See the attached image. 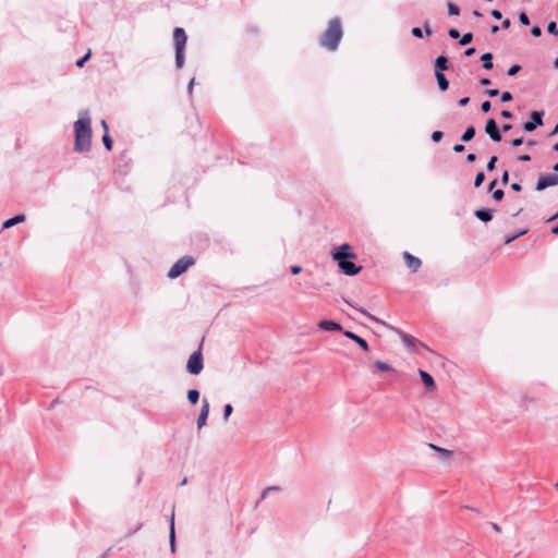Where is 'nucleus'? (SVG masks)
<instances>
[{
	"instance_id": "f257e3e1",
	"label": "nucleus",
	"mask_w": 558,
	"mask_h": 558,
	"mask_svg": "<svg viewBox=\"0 0 558 558\" xmlns=\"http://www.w3.org/2000/svg\"><path fill=\"white\" fill-rule=\"evenodd\" d=\"M74 150L76 153H86L92 147V126L90 118L87 111H81L78 119L74 122Z\"/></svg>"
},
{
	"instance_id": "f03ea898",
	"label": "nucleus",
	"mask_w": 558,
	"mask_h": 558,
	"mask_svg": "<svg viewBox=\"0 0 558 558\" xmlns=\"http://www.w3.org/2000/svg\"><path fill=\"white\" fill-rule=\"evenodd\" d=\"M331 257L337 262L341 272L347 276H355L362 269V266H357L350 260L355 258L356 255L351 252V246L348 243H343L339 247L335 248L331 253Z\"/></svg>"
},
{
	"instance_id": "7ed1b4c3",
	"label": "nucleus",
	"mask_w": 558,
	"mask_h": 558,
	"mask_svg": "<svg viewBox=\"0 0 558 558\" xmlns=\"http://www.w3.org/2000/svg\"><path fill=\"white\" fill-rule=\"evenodd\" d=\"M343 36L341 21L333 17L329 21L327 29L322 34L319 44L329 51H335Z\"/></svg>"
},
{
	"instance_id": "20e7f679",
	"label": "nucleus",
	"mask_w": 558,
	"mask_h": 558,
	"mask_svg": "<svg viewBox=\"0 0 558 558\" xmlns=\"http://www.w3.org/2000/svg\"><path fill=\"white\" fill-rule=\"evenodd\" d=\"M173 41L175 47V66L177 69H181L184 64V48L186 45V35L183 28H174Z\"/></svg>"
},
{
	"instance_id": "39448f33",
	"label": "nucleus",
	"mask_w": 558,
	"mask_h": 558,
	"mask_svg": "<svg viewBox=\"0 0 558 558\" xmlns=\"http://www.w3.org/2000/svg\"><path fill=\"white\" fill-rule=\"evenodd\" d=\"M203 367L204 363L201 344L198 349L190 355L186 364V371L192 375H197L202 372Z\"/></svg>"
},
{
	"instance_id": "423d86ee",
	"label": "nucleus",
	"mask_w": 558,
	"mask_h": 558,
	"mask_svg": "<svg viewBox=\"0 0 558 558\" xmlns=\"http://www.w3.org/2000/svg\"><path fill=\"white\" fill-rule=\"evenodd\" d=\"M194 264L192 256L185 255L178 259L168 271V277L174 279L183 274L190 266Z\"/></svg>"
},
{
	"instance_id": "0eeeda50",
	"label": "nucleus",
	"mask_w": 558,
	"mask_h": 558,
	"mask_svg": "<svg viewBox=\"0 0 558 558\" xmlns=\"http://www.w3.org/2000/svg\"><path fill=\"white\" fill-rule=\"evenodd\" d=\"M558 184V174L556 173H547L539 175L535 190L537 192L544 191L547 187L556 186Z\"/></svg>"
},
{
	"instance_id": "6e6552de",
	"label": "nucleus",
	"mask_w": 558,
	"mask_h": 558,
	"mask_svg": "<svg viewBox=\"0 0 558 558\" xmlns=\"http://www.w3.org/2000/svg\"><path fill=\"white\" fill-rule=\"evenodd\" d=\"M400 338L404 347H407L410 351L416 352L418 348L427 349V347L417 340L415 337L405 333L403 331H399Z\"/></svg>"
},
{
	"instance_id": "1a4fd4ad",
	"label": "nucleus",
	"mask_w": 558,
	"mask_h": 558,
	"mask_svg": "<svg viewBox=\"0 0 558 558\" xmlns=\"http://www.w3.org/2000/svg\"><path fill=\"white\" fill-rule=\"evenodd\" d=\"M544 111H533L531 113V120L523 124L525 132H533L538 126L543 125Z\"/></svg>"
},
{
	"instance_id": "9d476101",
	"label": "nucleus",
	"mask_w": 558,
	"mask_h": 558,
	"mask_svg": "<svg viewBox=\"0 0 558 558\" xmlns=\"http://www.w3.org/2000/svg\"><path fill=\"white\" fill-rule=\"evenodd\" d=\"M485 132L487 133V135L490 137V140L493 142L498 143L502 138L500 129L498 128L496 121L493 118H490L486 121Z\"/></svg>"
},
{
	"instance_id": "9b49d317",
	"label": "nucleus",
	"mask_w": 558,
	"mask_h": 558,
	"mask_svg": "<svg viewBox=\"0 0 558 558\" xmlns=\"http://www.w3.org/2000/svg\"><path fill=\"white\" fill-rule=\"evenodd\" d=\"M209 409H210L209 402L206 398H204L202 401L201 413H199V415L197 417V422H196L198 429L203 428L206 425L207 417L209 414Z\"/></svg>"
},
{
	"instance_id": "f8f14e48",
	"label": "nucleus",
	"mask_w": 558,
	"mask_h": 558,
	"mask_svg": "<svg viewBox=\"0 0 558 558\" xmlns=\"http://www.w3.org/2000/svg\"><path fill=\"white\" fill-rule=\"evenodd\" d=\"M403 259L408 268L411 270V272H416L422 265L421 259L418 257L413 256L409 252L403 253Z\"/></svg>"
},
{
	"instance_id": "ddd939ff",
	"label": "nucleus",
	"mask_w": 558,
	"mask_h": 558,
	"mask_svg": "<svg viewBox=\"0 0 558 558\" xmlns=\"http://www.w3.org/2000/svg\"><path fill=\"white\" fill-rule=\"evenodd\" d=\"M343 335L354 341L363 351L367 352L369 350L367 341L359 335L349 330L343 331Z\"/></svg>"
},
{
	"instance_id": "4468645a",
	"label": "nucleus",
	"mask_w": 558,
	"mask_h": 558,
	"mask_svg": "<svg viewBox=\"0 0 558 558\" xmlns=\"http://www.w3.org/2000/svg\"><path fill=\"white\" fill-rule=\"evenodd\" d=\"M494 210L490 208H480L475 211V216L483 222H489L493 219Z\"/></svg>"
},
{
	"instance_id": "2eb2a0df",
	"label": "nucleus",
	"mask_w": 558,
	"mask_h": 558,
	"mask_svg": "<svg viewBox=\"0 0 558 558\" xmlns=\"http://www.w3.org/2000/svg\"><path fill=\"white\" fill-rule=\"evenodd\" d=\"M318 327L323 330H331V331H340L342 327L340 324L331 320H322L318 324Z\"/></svg>"
},
{
	"instance_id": "dca6fc26",
	"label": "nucleus",
	"mask_w": 558,
	"mask_h": 558,
	"mask_svg": "<svg viewBox=\"0 0 558 558\" xmlns=\"http://www.w3.org/2000/svg\"><path fill=\"white\" fill-rule=\"evenodd\" d=\"M418 374H420L421 379H422V381L424 383V385H425V387L427 389H435V387H436L435 380H434V378L432 377L430 374H428L427 372H425L423 369H420Z\"/></svg>"
},
{
	"instance_id": "f3484780",
	"label": "nucleus",
	"mask_w": 558,
	"mask_h": 558,
	"mask_svg": "<svg viewBox=\"0 0 558 558\" xmlns=\"http://www.w3.org/2000/svg\"><path fill=\"white\" fill-rule=\"evenodd\" d=\"M26 219L25 215H16L12 218H9L7 219L3 223H2V228L3 229H9L17 223H21V222H24Z\"/></svg>"
},
{
	"instance_id": "a211bd4d",
	"label": "nucleus",
	"mask_w": 558,
	"mask_h": 558,
	"mask_svg": "<svg viewBox=\"0 0 558 558\" xmlns=\"http://www.w3.org/2000/svg\"><path fill=\"white\" fill-rule=\"evenodd\" d=\"M433 450L437 451L439 453V459L442 460V461H448L450 460L451 456H452V451L448 450V449H445V448H441V447H438L436 445H433V444H429L428 445Z\"/></svg>"
},
{
	"instance_id": "6ab92c4d",
	"label": "nucleus",
	"mask_w": 558,
	"mask_h": 558,
	"mask_svg": "<svg viewBox=\"0 0 558 558\" xmlns=\"http://www.w3.org/2000/svg\"><path fill=\"white\" fill-rule=\"evenodd\" d=\"M435 76H436V80H437V83H438V87L441 92H445L448 89V86H449V82L448 80L446 78L445 74L441 73V72H438L436 71L435 73Z\"/></svg>"
},
{
	"instance_id": "aec40b11",
	"label": "nucleus",
	"mask_w": 558,
	"mask_h": 558,
	"mask_svg": "<svg viewBox=\"0 0 558 558\" xmlns=\"http://www.w3.org/2000/svg\"><path fill=\"white\" fill-rule=\"evenodd\" d=\"M448 69V59L445 56H439L435 61V72H441Z\"/></svg>"
},
{
	"instance_id": "412c9836",
	"label": "nucleus",
	"mask_w": 558,
	"mask_h": 558,
	"mask_svg": "<svg viewBox=\"0 0 558 558\" xmlns=\"http://www.w3.org/2000/svg\"><path fill=\"white\" fill-rule=\"evenodd\" d=\"M345 302H347L350 306H352L354 310H356L357 312H360L362 315H364V316H366L367 318H369L371 320H373V322H375V323H377V324H380V325L386 326V324H385L381 319H379V318L375 317L374 315L369 314L366 310H364V308H362V307H355V306H353V305H352L350 302H348V301H345Z\"/></svg>"
},
{
	"instance_id": "4be33fe9",
	"label": "nucleus",
	"mask_w": 558,
	"mask_h": 558,
	"mask_svg": "<svg viewBox=\"0 0 558 558\" xmlns=\"http://www.w3.org/2000/svg\"><path fill=\"white\" fill-rule=\"evenodd\" d=\"M169 538H170V548H171V551L173 553L175 550V531H174V515H173V513L171 514V518H170V535H169Z\"/></svg>"
},
{
	"instance_id": "5701e85b",
	"label": "nucleus",
	"mask_w": 558,
	"mask_h": 558,
	"mask_svg": "<svg viewBox=\"0 0 558 558\" xmlns=\"http://www.w3.org/2000/svg\"><path fill=\"white\" fill-rule=\"evenodd\" d=\"M481 60L483 61V68L485 70H492L494 64H493V54L490 52H486L484 54H482L481 57Z\"/></svg>"
},
{
	"instance_id": "b1692460",
	"label": "nucleus",
	"mask_w": 558,
	"mask_h": 558,
	"mask_svg": "<svg viewBox=\"0 0 558 558\" xmlns=\"http://www.w3.org/2000/svg\"><path fill=\"white\" fill-rule=\"evenodd\" d=\"M475 136V128L470 125L465 129L463 134L461 135L462 142H470Z\"/></svg>"
},
{
	"instance_id": "393cba45",
	"label": "nucleus",
	"mask_w": 558,
	"mask_h": 558,
	"mask_svg": "<svg viewBox=\"0 0 558 558\" xmlns=\"http://www.w3.org/2000/svg\"><path fill=\"white\" fill-rule=\"evenodd\" d=\"M187 400L192 403V404H196L199 400V392L198 390L196 389H190L187 391Z\"/></svg>"
},
{
	"instance_id": "a878e982",
	"label": "nucleus",
	"mask_w": 558,
	"mask_h": 558,
	"mask_svg": "<svg viewBox=\"0 0 558 558\" xmlns=\"http://www.w3.org/2000/svg\"><path fill=\"white\" fill-rule=\"evenodd\" d=\"M374 366H375L377 369L381 371V372H391V371H393V368H392V366H391V365H389V364H388V363H386V362H381V361H376V362L374 363Z\"/></svg>"
},
{
	"instance_id": "bb28decb",
	"label": "nucleus",
	"mask_w": 558,
	"mask_h": 558,
	"mask_svg": "<svg viewBox=\"0 0 558 558\" xmlns=\"http://www.w3.org/2000/svg\"><path fill=\"white\" fill-rule=\"evenodd\" d=\"M472 40H473V34H472V33H465V34H463V36L460 38L459 44H460L461 46H466V45H469Z\"/></svg>"
},
{
	"instance_id": "cd10ccee",
	"label": "nucleus",
	"mask_w": 558,
	"mask_h": 558,
	"mask_svg": "<svg viewBox=\"0 0 558 558\" xmlns=\"http://www.w3.org/2000/svg\"><path fill=\"white\" fill-rule=\"evenodd\" d=\"M102 143L105 145V147L108 149V150H111L112 149V138L110 137V135L108 134V132H105L104 136H102Z\"/></svg>"
},
{
	"instance_id": "c85d7f7f",
	"label": "nucleus",
	"mask_w": 558,
	"mask_h": 558,
	"mask_svg": "<svg viewBox=\"0 0 558 558\" xmlns=\"http://www.w3.org/2000/svg\"><path fill=\"white\" fill-rule=\"evenodd\" d=\"M233 412V408L231 404H226L225 408H223V421L227 422L230 417V415L232 414Z\"/></svg>"
},
{
	"instance_id": "c756f323",
	"label": "nucleus",
	"mask_w": 558,
	"mask_h": 558,
	"mask_svg": "<svg viewBox=\"0 0 558 558\" xmlns=\"http://www.w3.org/2000/svg\"><path fill=\"white\" fill-rule=\"evenodd\" d=\"M485 180V174L484 172H478L476 175H475V180H474V186L475 187H478L482 185V183L484 182Z\"/></svg>"
},
{
	"instance_id": "7c9ffc66",
	"label": "nucleus",
	"mask_w": 558,
	"mask_h": 558,
	"mask_svg": "<svg viewBox=\"0 0 558 558\" xmlns=\"http://www.w3.org/2000/svg\"><path fill=\"white\" fill-rule=\"evenodd\" d=\"M280 489H281V488H280L279 486H275V485H274V486H268V487H266V488L263 490L260 498H262V499L266 498V496H267V494H268L269 492H279Z\"/></svg>"
},
{
	"instance_id": "2f4dec72",
	"label": "nucleus",
	"mask_w": 558,
	"mask_h": 558,
	"mask_svg": "<svg viewBox=\"0 0 558 558\" xmlns=\"http://www.w3.org/2000/svg\"><path fill=\"white\" fill-rule=\"evenodd\" d=\"M547 32L551 35H558V27L556 22H549L547 25Z\"/></svg>"
},
{
	"instance_id": "473e14b6",
	"label": "nucleus",
	"mask_w": 558,
	"mask_h": 558,
	"mask_svg": "<svg viewBox=\"0 0 558 558\" xmlns=\"http://www.w3.org/2000/svg\"><path fill=\"white\" fill-rule=\"evenodd\" d=\"M448 13L450 15H459L460 9L456 4L449 2L448 3Z\"/></svg>"
},
{
	"instance_id": "72a5a7b5",
	"label": "nucleus",
	"mask_w": 558,
	"mask_h": 558,
	"mask_svg": "<svg viewBox=\"0 0 558 558\" xmlns=\"http://www.w3.org/2000/svg\"><path fill=\"white\" fill-rule=\"evenodd\" d=\"M526 232H527V230H522V231H520L519 233H517V234H514L512 236L508 235V238L506 239L505 243L509 244L512 241H514L515 239H518L519 236L524 235Z\"/></svg>"
},
{
	"instance_id": "f704fd0d",
	"label": "nucleus",
	"mask_w": 558,
	"mask_h": 558,
	"mask_svg": "<svg viewBox=\"0 0 558 558\" xmlns=\"http://www.w3.org/2000/svg\"><path fill=\"white\" fill-rule=\"evenodd\" d=\"M505 193L502 190H495L492 196L494 201L499 202L502 199Z\"/></svg>"
},
{
	"instance_id": "c9c22d12",
	"label": "nucleus",
	"mask_w": 558,
	"mask_h": 558,
	"mask_svg": "<svg viewBox=\"0 0 558 558\" xmlns=\"http://www.w3.org/2000/svg\"><path fill=\"white\" fill-rule=\"evenodd\" d=\"M444 136V133L441 131H434L432 133V141L435 143H438Z\"/></svg>"
},
{
	"instance_id": "e433bc0d",
	"label": "nucleus",
	"mask_w": 558,
	"mask_h": 558,
	"mask_svg": "<svg viewBox=\"0 0 558 558\" xmlns=\"http://www.w3.org/2000/svg\"><path fill=\"white\" fill-rule=\"evenodd\" d=\"M521 70V66L519 64H513L512 66L509 68L507 74L509 76H513L515 75L519 71Z\"/></svg>"
},
{
	"instance_id": "4c0bfd02",
	"label": "nucleus",
	"mask_w": 558,
	"mask_h": 558,
	"mask_svg": "<svg viewBox=\"0 0 558 558\" xmlns=\"http://www.w3.org/2000/svg\"><path fill=\"white\" fill-rule=\"evenodd\" d=\"M519 21L523 25H529L530 24V19H529V16H527V14L525 12H521L519 14Z\"/></svg>"
},
{
	"instance_id": "58836bf2",
	"label": "nucleus",
	"mask_w": 558,
	"mask_h": 558,
	"mask_svg": "<svg viewBox=\"0 0 558 558\" xmlns=\"http://www.w3.org/2000/svg\"><path fill=\"white\" fill-rule=\"evenodd\" d=\"M497 156H492L489 161L487 162V170L493 171L495 169V165L497 162Z\"/></svg>"
},
{
	"instance_id": "ea45409f",
	"label": "nucleus",
	"mask_w": 558,
	"mask_h": 558,
	"mask_svg": "<svg viewBox=\"0 0 558 558\" xmlns=\"http://www.w3.org/2000/svg\"><path fill=\"white\" fill-rule=\"evenodd\" d=\"M89 57H90V51H88L84 57H82L81 59H78V60L76 61V65H77L78 68H82V66L84 65V63L89 59Z\"/></svg>"
},
{
	"instance_id": "a19ab883",
	"label": "nucleus",
	"mask_w": 558,
	"mask_h": 558,
	"mask_svg": "<svg viewBox=\"0 0 558 558\" xmlns=\"http://www.w3.org/2000/svg\"><path fill=\"white\" fill-rule=\"evenodd\" d=\"M448 35H449V36H450V38H452V39H458V38H460V33H459V31H458V29H456V28H450V29L448 31Z\"/></svg>"
},
{
	"instance_id": "79ce46f5",
	"label": "nucleus",
	"mask_w": 558,
	"mask_h": 558,
	"mask_svg": "<svg viewBox=\"0 0 558 558\" xmlns=\"http://www.w3.org/2000/svg\"><path fill=\"white\" fill-rule=\"evenodd\" d=\"M492 108V104L490 101L486 100V101H483L482 105H481V110L483 112H488Z\"/></svg>"
},
{
	"instance_id": "37998d69",
	"label": "nucleus",
	"mask_w": 558,
	"mask_h": 558,
	"mask_svg": "<svg viewBox=\"0 0 558 558\" xmlns=\"http://www.w3.org/2000/svg\"><path fill=\"white\" fill-rule=\"evenodd\" d=\"M500 99H501V101H502V102L510 101V100H512V95H511V93H509V92H504V93L501 94Z\"/></svg>"
},
{
	"instance_id": "c03bdc74",
	"label": "nucleus",
	"mask_w": 558,
	"mask_h": 558,
	"mask_svg": "<svg viewBox=\"0 0 558 558\" xmlns=\"http://www.w3.org/2000/svg\"><path fill=\"white\" fill-rule=\"evenodd\" d=\"M411 33L416 38H422L423 37V33H422V29L420 27H413Z\"/></svg>"
},
{
	"instance_id": "a18cd8bd",
	"label": "nucleus",
	"mask_w": 558,
	"mask_h": 558,
	"mask_svg": "<svg viewBox=\"0 0 558 558\" xmlns=\"http://www.w3.org/2000/svg\"><path fill=\"white\" fill-rule=\"evenodd\" d=\"M531 34L534 36V37H539L542 35V29L539 26H534L531 28Z\"/></svg>"
},
{
	"instance_id": "49530a36",
	"label": "nucleus",
	"mask_w": 558,
	"mask_h": 558,
	"mask_svg": "<svg viewBox=\"0 0 558 558\" xmlns=\"http://www.w3.org/2000/svg\"><path fill=\"white\" fill-rule=\"evenodd\" d=\"M485 94L489 97H496L499 95V90L498 89H487L485 92Z\"/></svg>"
},
{
	"instance_id": "de8ad7c7",
	"label": "nucleus",
	"mask_w": 558,
	"mask_h": 558,
	"mask_svg": "<svg viewBox=\"0 0 558 558\" xmlns=\"http://www.w3.org/2000/svg\"><path fill=\"white\" fill-rule=\"evenodd\" d=\"M522 143H523V137H518V138H514V140H512V141H511V145H512L513 147H518V146H520Z\"/></svg>"
},
{
	"instance_id": "09e8293b",
	"label": "nucleus",
	"mask_w": 558,
	"mask_h": 558,
	"mask_svg": "<svg viewBox=\"0 0 558 558\" xmlns=\"http://www.w3.org/2000/svg\"><path fill=\"white\" fill-rule=\"evenodd\" d=\"M508 181H509V172H508V170H505L502 175H501V183L502 184H507Z\"/></svg>"
},
{
	"instance_id": "8fccbe9b",
	"label": "nucleus",
	"mask_w": 558,
	"mask_h": 558,
	"mask_svg": "<svg viewBox=\"0 0 558 558\" xmlns=\"http://www.w3.org/2000/svg\"><path fill=\"white\" fill-rule=\"evenodd\" d=\"M490 14L496 20H500L502 17V14L499 10H493Z\"/></svg>"
},
{
	"instance_id": "3c124183",
	"label": "nucleus",
	"mask_w": 558,
	"mask_h": 558,
	"mask_svg": "<svg viewBox=\"0 0 558 558\" xmlns=\"http://www.w3.org/2000/svg\"><path fill=\"white\" fill-rule=\"evenodd\" d=\"M301 271H302V267H301V266H299V265L291 266V272H292L293 275H298V274H300Z\"/></svg>"
},
{
	"instance_id": "603ef678",
	"label": "nucleus",
	"mask_w": 558,
	"mask_h": 558,
	"mask_svg": "<svg viewBox=\"0 0 558 558\" xmlns=\"http://www.w3.org/2000/svg\"><path fill=\"white\" fill-rule=\"evenodd\" d=\"M470 101V98L469 97H463L461 98L459 101H458V105L461 106V107H464L469 104Z\"/></svg>"
},
{
	"instance_id": "864d4df0",
	"label": "nucleus",
	"mask_w": 558,
	"mask_h": 558,
	"mask_svg": "<svg viewBox=\"0 0 558 558\" xmlns=\"http://www.w3.org/2000/svg\"><path fill=\"white\" fill-rule=\"evenodd\" d=\"M475 53V48L474 47H470V48H466L465 51H464V54L466 57H471Z\"/></svg>"
},
{
	"instance_id": "5fc2aeb1",
	"label": "nucleus",
	"mask_w": 558,
	"mask_h": 558,
	"mask_svg": "<svg viewBox=\"0 0 558 558\" xmlns=\"http://www.w3.org/2000/svg\"><path fill=\"white\" fill-rule=\"evenodd\" d=\"M464 149H465V148H464V145H462V144H456V145L453 146V150H454L456 153H462Z\"/></svg>"
},
{
	"instance_id": "6e6d98bb",
	"label": "nucleus",
	"mask_w": 558,
	"mask_h": 558,
	"mask_svg": "<svg viewBox=\"0 0 558 558\" xmlns=\"http://www.w3.org/2000/svg\"><path fill=\"white\" fill-rule=\"evenodd\" d=\"M511 189L514 191V192H521L522 191V186L520 183H512L511 184Z\"/></svg>"
},
{
	"instance_id": "4d7b16f0",
	"label": "nucleus",
	"mask_w": 558,
	"mask_h": 558,
	"mask_svg": "<svg viewBox=\"0 0 558 558\" xmlns=\"http://www.w3.org/2000/svg\"><path fill=\"white\" fill-rule=\"evenodd\" d=\"M501 117H504L506 119H510V118H512V113L509 110H502L501 111Z\"/></svg>"
},
{
	"instance_id": "13d9d810",
	"label": "nucleus",
	"mask_w": 558,
	"mask_h": 558,
	"mask_svg": "<svg viewBox=\"0 0 558 558\" xmlns=\"http://www.w3.org/2000/svg\"><path fill=\"white\" fill-rule=\"evenodd\" d=\"M518 160L526 162V161L531 160V157H530V155H520L518 157Z\"/></svg>"
},
{
	"instance_id": "bf43d9fd",
	"label": "nucleus",
	"mask_w": 558,
	"mask_h": 558,
	"mask_svg": "<svg viewBox=\"0 0 558 558\" xmlns=\"http://www.w3.org/2000/svg\"><path fill=\"white\" fill-rule=\"evenodd\" d=\"M194 83H195V78H192L187 85V93L191 95L192 92H193V86H194Z\"/></svg>"
},
{
	"instance_id": "052dcab7",
	"label": "nucleus",
	"mask_w": 558,
	"mask_h": 558,
	"mask_svg": "<svg viewBox=\"0 0 558 558\" xmlns=\"http://www.w3.org/2000/svg\"><path fill=\"white\" fill-rule=\"evenodd\" d=\"M492 83V81L489 78H486V77H483L480 80V84L483 85V86H487Z\"/></svg>"
},
{
	"instance_id": "680f3d73",
	"label": "nucleus",
	"mask_w": 558,
	"mask_h": 558,
	"mask_svg": "<svg viewBox=\"0 0 558 558\" xmlns=\"http://www.w3.org/2000/svg\"><path fill=\"white\" fill-rule=\"evenodd\" d=\"M475 160H476V156H475V154H472V153H471V154H469V155L466 156V161H468V162H474Z\"/></svg>"
},
{
	"instance_id": "e2e57ef3",
	"label": "nucleus",
	"mask_w": 558,
	"mask_h": 558,
	"mask_svg": "<svg viewBox=\"0 0 558 558\" xmlns=\"http://www.w3.org/2000/svg\"><path fill=\"white\" fill-rule=\"evenodd\" d=\"M511 129H512V125H511V124H509V123L504 124V125L501 126V130H502L504 132H508V131H510Z\"/></svg>"
},
{
	"instance_id": "0e129e2a",
	"label": "nucleus",
	"mask_w": 558,
	"mask_h": 558,
	"mask_svg": "<svg viewBox=\"0 0 558 558\" xmlns=\"http://www.w3.org/2000/svg\"><path fill=\"white\" fill-rule=\"evenodd\" d=\"M510 25H511V22H510V20H508V19H507V20H505V21L502 22V24H501L502 28H509V27H510Z\"/></svg>"
},
{
	"instance_id": "69168bd1",
	"label": "nucleus",
	"mask_w": 558,
	"mask_h": 558,
	"mask_svg": "<svg viewBox=\"0 0 558 558\" xmlns=\"http://www.w3.org/2000/svg\"><path fill=\"white\" fill-rule=\"evenodd\" d=\"M424 28H425V33H426V35H427V36H429V35L432 34V29H430V27H429L428 23H425V24H424Z\"/></svg>"
},
{
	"instance_id": "338daca9",
	"label": "nucleus",
	"mask_w": 558,
	"mask_h": 558,
	"mask_svg": "<svg viewBox=\"0 0 558 558\" xmlns=\"http://www.w3.org/2000/svg\"><path fill=\"white\" fill-rule=\"evenodd\" d=\"M551 233L558 235V223L551 228Z\"/></svg>"
},
{
	"instance_id": "774afa93",
	"label": "nucleus",
	"mask_w": 558,
	"mask_h": 558,
	"mask_svg": "<svg viewBox=\"0 0 558 558\" xmlns=\"http://www.w3.org/2000/svg\"><path fill=\"white\" fill-rule=\"evenodd\" d=\"M558 133V124L553 129V131L550 132V136H554Z\"/></svg>"
}]
</instances>
